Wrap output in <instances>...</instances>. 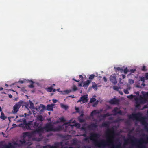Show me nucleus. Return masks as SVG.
<instances>
[{
    "instance_id": "obj_59",
    "label": "nucleus",
    "mask_w": 148,
    "mask_h": 148,
    "mask_svg": "<svg viewBox=\"0 0 148 148\" xmlns=\"http://www.w3.org/2000/svg\"><path fill=\"white\" fill-rule=\"evenodd\" d=\"M70 97H71L72 98H74L75 97L74 95H71L69 96Z\"/></svg>"
},
{
    "instance_id": "obj_51",
    "label": "nucleus",
    "mask_w": 148,
    "mask_h": 148,
    "mask_svg": "<svg viewBox=\"0 0 148 148\" xmlns=\"http://www.w3.org/2000/svg\"><path fill=\"white\" fill-rule=\"evenodd\" d=\"M19 82L20 83L22 84L23 83L25 82V81H24V80H20L19 81Z\"/></svg>"
},
{
    "instance_id": "obj_31",
    "label": "nucleus",
    "mask_w": 148,
    "mask_h": 148,
    "mask_svg": "<svg viewBox=\"0 0 148 148\" xmlns=\"http://www.w3.org/2000/svg\"><path fill=\"white\" fill-rule=\"evenodd\" d=\"M113 88L114 90H115L116 91H118L119 89V87H118L116 86H114L113 87Z\"/></svg>"
},
{
    "instance_id": "obj_24",
    "label": "nucleus",
    "mask_w": 148,
    "mask_h": 148,
    "mask_svg": "<svg viewBox=\"0 0 148 148\" xmlns=\"http://www.w3.org/2000/svg\"><path fill=\"white\" fill-rule=\"evenodd\" d=\"M95 75L94 74H91L90 75L89 79L90 80H92L95 77Z\"/></svg>"
},
{
    "instance_id": "obj_38",
    "label": "nucleus",
    "mask_w": 148,
    "mask_h": 148,
    "mask_svg": "<svg viewBox=\"0 0 148 148\" xmlns=\"http://www.w3.org/2000/svg\"><path fill=\"white\" fill-rule=\"evenodd\" d=\"M129 82L130 84H133L134 83V81L133 80L130 79L129 80Z\"/></svg>"
},
{
    "instance_id": "obj_29",
    "label": "nucleus",
    "mask_w": 148,
    "mask_h": 148,
    "mask_svg": "<svg viewBox=\"0 0 148 148\" xmlns=\"http://www.w3.org/2000/svg\"><path fill=\"white\" fill-rule=\"evenodd\" d=\"M30 108H34V106L33 103L31 101H30Z\"/></svg>"
},
{
    "instance_id": "obj_36",
    "label": "nucleus",
    "mask_w": 148,
    "mask_h": 148,
    "mask_svg": "<svg viewBox=\"0 0 148 148\" xmlns=\"http://www.w3.org/2000/svg\"><path fill=\"white\" fill-rule=\"evenodd\" d=\"M124 73L125 74L127 73V72H128V70L127 68V67H126L124 70H123Z\"/></svg>"
},
{
    "instance_id": "obj_42",
    "label": "nucleus",
    "mask_w": 148,
    "mask_h": 148,
    "mask_svg": "<svg viewBox=\"0 0 148 148\" xmlns=\"http://www.w3.org/2000/svg\"><path fill=\"white\" fill-rule=\"evenodd\" d=\"M81 130H84V131H86V128L84 126H83L82 127H81Z\"/></svg>"
},
{
    "instance_id": "obj_41",
    "label": "nucleus",
    "mask_w": 148,
    "mask_h": 148,
    "mask_svg": "<svg viewBox=\"0 0 148 148\" xmlns=\"http://www.w3.org/2000/svg\"><path fill=\"white\" fill-rule=\"evenodd\" d=\"M142 70L143 71H146V67L145 66H143L142 69Z\"/></svg>"
},
{
    "instance_id": "obj_62",
    "label": "nucleus",
    "mask_w": 148,
    "mask_h": 148,
    "mask_svg": "<svg viewBox=\"0 0 148 148\" xmlns=\"http://www.w3.org/2000/svg\"><path fill=\"white\" fill-rule=\"evenodd\" d=\"M3 89V88L2 87H0V91Z\"/></svg>"
},
{
    "instance_id": "obj_28",
    "label": "nucleus",
    "mask_w": 148,
    "mask_h": 148,
    "mask_svg": "<svg viewBox=\"0 0 148 148\" xmlns=\"http://www.w3.org/2000/svg\"><path fill=\"white\" fill-rule=\"evenodd\" d=\"M53 90V88L52 87H49L47 88V91L49 92H51Z\"/></svg>"
},
{
    "instance_id": "obj_25",
    "label": "nucleus",
    "mask_w": 148,
    "mask_h": 148,
    "mask_svg": "<svg viewBox=\"0 0 148 148\" xmlns=\"http://www.w3.org/2000/svg\"><path fill=\"white\" fill-rule=\"evenodd\" d=\"M96 100V99L94 98H92L90 99V103H92L95 101Z\"/></svg>"
},
{
    "instance_id": "obj_64",
    "label": "nucleus",
    "mask_w": 148,
    "mask_h": 148,
    "mask_svg": "<svg viewBox=\"0 0 148 148\" xmlns=\"http://www.w3.org/2000/svg\"><path fill=\"white\" fill-rule=\"evenodd\" d=\"M5 86L7 87L8 86V85L6 83L5 84Z\"/></svg>"
},
{
    "instance_id": "obj_21",
    "label": "nucleus",
    "mask_w": 148,
    "mask_h": 148,
    "mask_svg": "<svg viewBox=\"0 0 148 148\" xmlns=\"http://www.w3.org/2000/svg\"><path fill=\"white\" fill-rule=\"evenodd\" d=\"M102 127H109V124L107 123H104L102 124Z\"/></svg>"
},
{
    "instance_id": "obj_2",
    "label": "nucleus",
    "mask_w": 148,
    "mask_h": 148,
    "mask_svg": "<svg viewBox=\"0 0 148 148\" xmlns=\"http://www.w3.org/2000/svg\"><path fill=\"white\" fill-rule=\"evenodd\" d=\"M61 130L62 127L61 126L54 128L52 125V122H50L46 124L44 127H42V128H41L39 130L41 131V133H43L45 131L48 132L51 131H58Z\"/></svg>"
},
{
    "instance_id": "obj_19",
    "label": "nucleus",
    "mask_w": 148,
    "mask_h": 148,
    "mask_svg": "<svg viewBox=\"0 0 148 148\" xmlns=\"http://www.w3.org/2000/svg\"><path fill=\"white\" fill-rule=\"evenodd\" d=\"M115 71L116 72L117 71H120L121 73H122L123 71V70L122 68H121L119 67H114Z\"/></svg>"
},
{
    "instance_id": "obj_52",
    "label": "nucleus",
    "mask_w": 148,
    "mask_h": 148,
    "mask_svg": "<svg viewBox=\"0 0 148 148\" xmlns=\"http://www.w3.org/2000/svg\"><path fill=\"white\" fill-rule=\"evenodd\" d=\"M78 86H82V83H80L78 84Z\"/></svg>"
},
{
    "instance_id": "obj_58",
    "label": "nucleus",
    "mask_w": 148,
    "mask_h": 148,
    "mask_svg": "<svg viewBox=\"0 0 148 148\" xmlns=\"http://www.w3.org/2000/svg\"><path fill=\"white\" fill-rule=\"evenodd\" d=\"M71 122V121H70L68 122V123H65V124L66 125L68 123H70Z\"/></svg>"
},
{
    "instance_id": "obj_37",
    "label": "nucleus",
    "mask_w": 148,
    "mask_h": 148,
    "mask_svg": "<svg viewBox=\"0 0 148 148\" xmlns=\"http://www.w3.org/2000/svg\"><path fill=\"white\" fill-rule=\"evenodd\" d=\"M71 90H66L65 91H63V92H64V93L66 94H68L70 92H71Z\"/></svg>"
},
{
    "instance_id": "obj_30",
    "label": "nucleus",
    "mask_w": 148,
    "mask_h": 148,
    "mask_svg": "<svg viewBox=\"0 0 148 148\" xmlns=\"http://www.w3.org/2000/svg\"><path fill=\"white\" fill-rule=\"evenodd\" d=\"M128 90H129L128 88H127L126 89H124L123 90V92L126 94H128L129 93V92L128 91Z\"/></svg>"
},
{
    "instance_id": "obj_14",
    "label": "nucleus",
    "mask_w": 148,
    "mask_h": 148,
    "mask_svg": "<svg viewBox=\"0 0 148 148\" xmlns=\"http://www.w3.org/2000/svg\"><path fill=\"white\" fill-rule=\"evenodd\" d=\"M91 81L87 80L86 81H85L83 82V86L84 87L87 88L88 87L89 84L91 82Z\"/></svg>"
},
{
    "instance_id": "obj_12",
    "label": "nucleus",
    "mask_w": 148,
    "mask_h": 148,
    "mask_svg": "<svg viewBox=\"0 0 148 148\" xmlns=\"http://www.w3.org/2000/svg\"><path fill=\"white\" fill-rule=\"evenodd\" d=\"M55 105V104H51L48 105L47 106V109L48 111H53V107Z\"/></svg>"
},
{
    "instance_id": "obj_49",
    "label": "nucleus",
    "mask_w": 148,
    "mask_h": 148,
    "mask_svg": "<svg viewBox=\"0 0 148 148\" xmlns=\"http://www.w3.org/2000/svg\"><path fill=\"white\" fill-rule=\"evenodd\" d=\"M144 108H148V105H145L144 106Z\"/></svg>"
},
{
    "instance_id": "obj_16",
    "label": "nucleus",
    "mask_w": 148,
    "mask_h": 148,
    "mask_svg": "<svg viewBox=\"0 0 148 148\" xmlns=\"http://www.w3.org/2000/svg\"><path fill=\"white\" fill-rule=\"evenodd\" d=\"M118 108L117 107H115L113 110H112V112L113 113H114V115H116V113L117 112V111L118 110Z\"/></svg>"
},
{
    "instance_id": "obj_60",
    "label": "nucleus",
    "mask_w": 148,
    "mask_h": 148,
    "mask_svg": "<svg viewBox=\"0 0 148 148\" xmlns=\"http://www.w3.org/2000/svg\"><path fill=\"white\" fill-rule=\"evenodd\" d=\"M53 90V91H52V92H55L56 91V89H53V90Z\"/></svg>"
},
{
    "instance_id": "obj_20",
    "label": "nucleus",
    "mask_w": 148,
    "mask_h": 148,
    "mask_svg": "<svg viewBox=\"0 0 148 148\" xmlns=\"http://www.w3.org/2000/svg\"><path fill=\"white\" fill-rule=\"evenodd\" d=\"M30 83L31 84L28 85V87L31 88H33L34 87V86L33 85V84L34 83V82L32 81V80H30Z\"/></svg>"
},
{
    "instance_id": "obj_61",
    "label": "nucleus",
    "mask_w": 148,
    "mask_h": 148,
    "mask_svg": "<svg viewBox=\"0 0 148 148\" xmlns=\"http://www.w3.org/2000/svg\"><path fill=\"white\" fill-rule=\"evenodd\" d=\"M3 145V144H1L0 143V148H2V145Z\"/></svg>"
},
{
    "instance_id": "obj_39",
    "label": "nucleus",
    "mask_w": 148,
    "mask_h": 148,
    "mask_svg": "<svg viewBox=\"0 0 148 148\" xmlns=\"http://www.w3.org/2000/svg\"><path fill=\"white\" fill-rule=\"evenodd\" d=\"M98 101H96L93 104L92 106L93 107H96L97 104H98Z\"/></svg>"
},
{
    "instance_id": "obj_26",
    "label": "nucleus",
    "mask_w": 148,
    "mask_h": 148,
    "mask_svg": "<svg viewBox=\"0 0 148 148\" xmlns=\"http://www.w3.org/2000/svg\"><path fill=\"white\" fill-rule=\"evenodd\" d=\"M73 91H75L78 90V88L75 85H73Z\"/></svg>"
},
{
    "instance_id": "obj_63",
    "label": "nucleus",
    "mask_w": 148,
    "mask_h": 148,
    "mask_svg": "<svg viewBox=\"0 0 148 148\" xmlns=\"http://www.w3.org/2000/svg\"><path fill=\"white\" fill-rule=\"evenodd\" d=\"M144 78H142L141 79V81H144Z\"/></svg>"
},
{
    "instance_id": "obj_55",
    "label": "nucleus",
    "mask_w": 148,
    "mask_h": 148,
    "mask_svg": "<svg viewBox=\"0 0 148 148\" xmlns=\"http://www.w3.org/2000/svg\"><path fill=\"white\" fill-rule=\"evenodd\" d=\"M41 105L42 106V107L43 109H45V106L44 105H42V104Z\"/></svg>"
},
{
    "instance_id": "obj_6",
    "label": "nucleus",
    "mask_w": 148,
    "mask_h": 148,
    "mask_svg": "<svg viewBox=\"0 0 148 148\" xmlns=\"http://www.w3.org/2000/svg\"><path fill=\"white\" fill-rule=\"evenodd\" d=\"M21 104L19 102L16 103L13 106L12 112L13 114L16 113L19 110L20 107L21 106Z\"/></svg>"
},
{
    "instance_id": "obj_5",
    "label": "nucleus",
    "mask_w": 148,
    "mask_h": 148,
    "mask_svg": "<svg viewBox=\"0 0 148 148\" xmlns=\"http://www.w3.org/2000/svg\"><path fill=\"white\" fill-rule=\"evenodd\" d=\"M33 122L32 121H29L25 125V128L28 130H32L34 129Z\"/></svg>"
},
{
    "instance_id": "obj_7",
    "label": "nucleus",
    "mask_w": 148,
    "mask_h": 148,
    "mask_svg": "<svg viewBox=\"0 0 148 148\" xmlns=\"http://www.w3.org/2000/svg\"><path fill=\"white\" fill-rule=\"evenodd\" d=\"M88 101V95H84L81 97L78 102L82 101L84 103L87 102Z\"/></svg>"
},
{
    "instance_id": "obj_57",
    "label": "nucleus",
    "mask_w": 148,
    "mask_h": 148,
    "mask_svg": "<svg viewBox=\"0 0 148 148\" xmlns=\"http://www.w3.org/2000/svg\"><path fill=\"white\" fill-rule=\"evenodd\" d=\"M79 75V78H82V79H83V77L82 75Z\"/></svg>"
},
{
    "instance_id": "obj_45",
    "label": "nucleus",
    "mask_w": 148,
    "mask_h": 148,
    "mask_svg": "<svg viewBox=\"0 0 148 148\" xmlns=\"http://www.w3.org/2000/svg\"><path fill=\"white\" fill-rule=\"evenodd\" d=\"M136 70L134 69H131L130 70V72H131V73H134V72L136 71Z\"/></svg>"
},
{
    "instance_id": "obj_46",
    "label": "nucleus",
    "mask_w": 148,
    "mask_h": 148,
    "mask_svg": "<svg viewBox=\"0 0 148 148\" xmlns=\"http://www.w3.org/2000/svg\"><path fill=\"white\" fill-rule=\"evenodd\" d=\"M103 79L105 82H106L107 81V79L105 77H103Z\"/></svg>"
},
{
    "instance_id": "obj_13",
    "label": "nucleus",
    "mask_w": 148,
    "mask_h": 148,
    "mask_svg": "<svg viewBox=\"0 0 148 148\" xmlns=\"http://www.w3.org/2000/svg\"><path fill=\"white\" fill-rule=\"evenodd\" d=\"M98 127L96 123H92L90 125H88L87 127L88 128L91 129L93 127L96 128Z\"/></svg>"
},
{
    "instance_id": "obj_9",
    "label": "nucleus",
    "mask_w": 148,
    "mask_h": 148,
    "mask_svg": "<svg viewBox=\"0 0 148 148\" xmlns=\"http://www.w3.org/2000/svg\"><path fill=\"white\" fill-rule=\"evenodd\" d=\"M36 117V121H38L41 123V125H42V121L44 120L42 116L41 115H37Z\"/></svg>"
},
{
    "instance_id": "obj_17",
    "label": "nucleus",
    "mask_w": 148,
    "mask_h": 148,
    "mask_svg": "<svg viewBox=\"0 0 148 148\" xmlns=\"http://www.w3.org/2000/svg\"><path fill=\"white\" fill-rule=\"evenodd\" d=\"M0 118H1V119H2L3 120H4L6 118H7V117L5 116L3 112H2L1 113V116L0 117Z\"/></svg>"
},
{
    "instance_id": "obj_56",
    "label": "nucleus",
    "mask_w": 148,
    "mask_h": 148,
    "mask_svg": "<svg viewBox=\"0 0 148 148\" xmlns=\"http://www.w3.org/2000/svg\"><path fill=\"white\" fill-rule=\"evenodd\" d=\"M135 93L136 95H139V92L138 91V92H135Z\"/></svg>"
},
{
    "instance_id": "obj_3",
    "label": "nucleus",
    "mask_w": 148,
    "mask_h": 148,
    "mask_svg": "<svg viewBox=\"0 0 148 148\" xmlns=\"http://www.w3.org/2000/svg\"><path fill=\"white\" fill-rule=\"evenodd\" d=\"M141 114L140 113H138L136 114H132L129 116L130 119H134L136 120L139 121H140L142 124L145 126L148 125V123L146 121L145 118L142 117Z\"/></svg>"
},
{
    "instance_id": "obj_18",
    "label": "nucleus",
    "mask_w": 148,
    "mask_h": 148,
    "mask_svg": "<svg viewBox=\"0 0 148 148\" xmlns=\"http://www.w3.org/2000/svg\"><path fill=\"white\" fill-rule=\"evenodd\" d=\"M92 87L95 90H97V84H96L95 82H92Z\"/></svg>"
},
{
    "instance_id": "obj_1",
    "label": "nucleus",
    "mask_w": 148,
    "mask_h": 148,
    "mask_svg": "<svg viewBox=\"0 0 148 148\" xmlns=\"http://www.w3.org/2000/svg\"><path fill=\"white\" fill-rule=\"evenodd\" d=\"M141 93L143 95V97L140 95L139 98L136 97L134 98L135 101V106L136 108L139 107L141 104H144L147 101L148 92L142 91L141 92Z\"/></svg>"
},
{
    "instance_id": "obj_53",
    "label": "nucleus",
    "mask_w": 148,
    "mask_h": 148,
    "mask_svg": "<svg viewBox=\"0 0 148 148\" xmlns=\"http://www.w3.org/2000/svg\"><path fill=\"white\" fill-rule=\"evenodd\" d=\"M8 96H9V97L10 98H11L12 97V96L11 95V94H9L8 95Z\"/></svg>"
},
{
    "instance_id": "obj_22",
    "label": "nucleus",
    "mask_w": 148,
    "mask_h": 148,
    "mask_svg": "<svg viewBox=\"0 0 148 148\" xmlns=\"http://www.w3.org/2000/svg\"><path fill=\"white\" fill-rule=\"evenodd\" d=\"M60 122H64L66 121V120L63 117H61L59 118Z\"/></svg>"
},
{
    "instance_id": "obj_33",
    "label": "nucleus",
    "mask_w": 148,
    "mask_h": 148,
    "mask_svg": "<svg viewBox=\"0 0 148 148\" xmlns=\"http://www.w3.org/2000/svg\"><path fill=\"white\" fill-rule=\"evenodd\" d=\"M20 142L21 144L23 145L25 143L26 141L25 140L24 138H23L22 140H20Z\"/></svg>"
},
{
    "instance_id": "obj_10",
    "label": "nucleus",
    "mask_w": 148,
    "mask_h": 148,
    "mask_svg": "<svg viewBox=\"0 0 148 148\" xmlns=\"http://www.w3.org/2000/svg\"><path fill=\"white\" fill-rule=\"evenodd\" d=\"M110 82L114 84L117 83L116 78L114 76H111L110 78Z\"/></svg>"
},
{
    "instance_id": "obj_48",
    "label": "nucleus",
    "mask_w": 148,
    "mask_h": 148,
    "mask_svg": "<svg viewBox=\"0 0 148 148\" xmlns=\"http://www.w3.org/2000/svg\"><path fill=\"white\" fill-rule=\"evenodd\" d=\"M81 114L80 115V117H83L84 116V112L83 111H82L81 112Z\"/></svg>"
},
{
    "instance_id": "obj_27",
    "label": "nucleus",
    "mask_w": 148,
    "mask_h": 148,
    "mask_svg": "<svg viewBox=\"0 0 148 148\" xmlns=\"http://www.w3.org/2000/svg\"><path fill=\"white\" fill-rule=\"evenodd\" d=\"M78 119L79 121L81 123H83L85 121V120L84 119H82L80 117H79Z\"/></svg>"
},
{
    "instance_id": "obj_35",
    "label": "nucleus",
    "mask_w": 148,
    "mask_h": 148,
    "mask_svg": "<svg viewBox=\"0 0 148 148\" xmlns=\"http://www.w3.org/2000/svg\"><path fill=\"white\" fill-rule=\"evenodd\" d=\"M61 107L62 108H64L65 109H67V108H68V107L67 106L65 105H64V104H61Z\"/></svg>"
},
{
    "instance_id": "obj_40",
    "label": "nucleus",
    "mask_w": 148,
    "mask_h": 148,
    "mask_svg": "<svg viewBox=\"0 0 148 148\" xmlns=\"http://www.w3.org/2000/svg\"><path fill=\"white\" fill-rule=\"evenodd\" d=\"M75 109L76 111V112L77 113H79V108L78 107H75Z\"/></svg>"
},
{
    "instance_id": "obj_34",
    "label": "nucleus",
    "mask_w": 148,
    "mask_h": 148,
    "mask_svg": "<svg viewBox=\"0 0 148 148\" xmlns=\"http://www.w3.org/2000/svg\"><path fill=\"white\" fill-rule=\"evenodd\" d=\"M134 97H135L136 96L135 95H129V96H127V97L128 98H129L130 99H132Z\"/></svg>"
},
{
    "instance_id": "obj_8",
    "label": "nucleus",
    "mask_w": 148,
    "mask_h": 148,
    "mask_svg": "<svg viewBox=\"0 0 148 148\" xmlns=\"http://www.w3.org/2000/svg\"><path fill=\"white\" fill-rule=\"evenodd\" d=\"M108 102L111 104H118L119 103V100L114 98L110 100Z\"/></svg>"
},
{
    "instance_id": "obj_23",
    "label": "nucleus",
    "mask_w": 148,
    "mask_h": 148,
    "mask_svg": "<svg viewBox=\"0 0 148 148\" xmlns=\"http://www.w3.org/2000/svg\"><path fill=\"white\" fill-rule=\"evenodd\" d=\"M48 146H49L50 148H56V147L55 146H50V145H48L43 146V148H47Z\"/></svg>"
},
{
    "instance_id": "obj_54",
    "label": "nucleus",
    "mask_w": 148,
    "mask_h": 148,
    "mask_svg": "<svg viewBox=\"0 0 148 148\" xmlns=\"http://www.w3.org/2000/svg\"><path fill=\"white\" fill-rule=\"evenodd\" d=\"M122 78L123 79H124L126 77L125 75H122Z\"/></svg>"
},
{
    "instance_id": "obj_11",
    "label": "nucleus",
    "mask_w": 148,
    "mask_h": 148,
    "mask_svg": "<svg viewBox=\"0 0 148 148\" xmlns=\"http://www.w3.org/2000/svg\"><path fill=\"white\" fill-rule=\"evenodd\" d=\"M2 148H14L15 147L13 145L9 143L8 145H2Z\"/></svg>"
},
{
    "instance_id": "obj_43",
    "label": "nucleus",
    "mask_w": 148,
    "mask_h": 148,
    "mask_svg": "<svg viewBox=\"0 0 148 148\" xmlns=\"http://www.w3.org/2000/svg\"><path fill=\"white\" fill-rule=\"evenodd\" d=\"M122 111L121 110H120L117 112L116 113V114H119L121 115L122 114Z\"/></svg>"
},
{
    "instance_id": "obj_15",
    "label": "nucleus",
    "mask_w": 148,
    "mask_h": 148,
    "mask_svg": "<svg viewBox=\"0 0 148 148\" xmlns=\"http://www.w3.org/2000/svg\"><path fill=\"white\" fill-rule=\"evenodd\" d=\"M99 113V112L96 110H94L91 113L90 116H93L94 115H96L97 114Z\"/></svg>"
},
{
    "instance_id": "obj_32",
    "label": "nucleus",
    "mask_w": 148,
    "mask_h": 148,
    "mask_svg": "<svg viewBox=\"0 0 148 148\" xmlns=\"http://www.w3.org/2000/svg\"><path fill=\"white\" fill-rule=\"evenodd\" d=\"M112 114H110L109 113H107L103 115L104 117H106L112 115Z\"/></svg>"
},
{
    "instance_id": "obj_4",
    "label": "nucleus",
    "mask_w": 148,
    "mask_h": 148,
    "mask_svg": "<svg viewBox=\"0 0 148 148\" xmlns=\"http://www.w3.org/2000/svg\"><path fill=\"white\" fill-rule=\"evenodd\" d=\"M33 123L34 129H35L36 131L39 134L41 133V131H40L39 130L41 128H42V125H41V123L38 121H36L35 122H33Z\"/></svg>"
},
{
    "instance_id": "obj_50",
    "label": "nucleus",
    "mask_w": 148,
    "mask_h": 148,
    "mask_svg": "<svg viewBox=\"0 0 148 148\" xmlns=\"http://www.w3.org/2000/svg\"><path fill=\"white\" fill-rule=\"evenodd\" d=\"M82 136H84V137H86L87 136L86 133H85L82 135Z\"/></svg>"
},
{
    "instance_id": "obj_47",
    "label": "nucleus",
    "mask_w": 148,
    "mask_h": 148,
    "mask_svg": "<svg viewBox=\"0 0 148 148\" xmlns=\"http://www.w3.org/2000/svg\"><path fill=\"white\" fill-rule=\"evenodd\" d=\"M52 101L53 102V103H56L57 100L56 99H52Z\"/></svg>"
},
{
    "instance_id": "obj_44",
    "label": "nucleus",
    "mask_w": 148,
    "mask_h": 148,
    "mask_svg": "<svg viewBox=\"0 0 148 148\" xmlns=\"http://www.w3.org/2000/svg\"><path fill=\"white\" fill-rule=\"evenodd\" d=\"M145 77L146 78V79L147 80L148 79V73H146L145 75Z\"/></svg>"
}]
</instances>
